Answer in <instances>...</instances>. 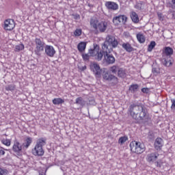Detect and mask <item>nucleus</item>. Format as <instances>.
<instances>
[{
    "label": "nucleus",
    "mask_w": 175,
    "mask_h": 175,
    "mask_svg": "<svg viewBox=\"0 0 175 175\" xmlns=\"http://www.w3.org/2000/svg\"><path fill=\"white\" fill-rule=\"evenodd\" d=\"M128 114H129V116L134 120H139L140 121L148 120L150 117L147 108L143 105H131L128 111Z\"/></svg>",
    "instance_id": "f257e3e1"
},
{
    "label": "nucleus",
    "mask_w": 175,
    "mask_h": 175,
    "mask_svg": "<svg viewBox=\"0 0 175 175\" xmlns=\"http://www.w3.org/2000/svg\"><path fill=\"white\" fill-rule=\"evenodd\" d=\"M32 143V138L27 137L26 139V142L21 144L18 140L16 139L14 141V144L12 145V151L15 153V155L17 158L19 157H23V154H24V150H27Z\"/></svg>",
    "instance_id": "f03ea898"
},
{
    "label": "nucleus",
    "mask_w": 175,
    "mask_h": 175,
    "mask_svg": "<svg viewBox=\"0 0 175 175\" xmlns=\"http://www.w3.org/2000/svg\"><path fill=\"white\" fill-rule=\"evenodd\" d=\"M109 46H110V42L109 40L105 41L102 46V51L99 49L98 51L96 59H97V61H101L104 55V61L107 62L108 65H110V49H109Z\"/></svg>",
    "instance_id": "7ed1b4c3"
},
{
    "label": "nucleus",
    "mask_w": 175,
    "mask_h": 175,
    "mask_svg": "<svg viewBox=\"0 0 175 175\" xmlns=\"http://www.w3.org/2000/svg\"><path fill=\"white\" fill-rule=\"evenodd\" d=\"M174 53V51L170 46H165L163 49L161 61L164 66L169 67L173 65V57H172V55H173Z\"/></svg>",
    "instance_id": "20e7f679"
},
{
    "label": "nucleus",
    "mask_w": 175,
    "mask_h": 175,
    "mask_svg": "<svg viewBox=\"0 0 175 175\" xmlns=\"http://www.w3.org/2000/svg\"><path fill=\"white\" fill-rule=\"evenodd\" d=\"M47 139L46 137H40L36 141L34 148L31 150V154L34 157H43L44 155V150L43 146H46Z\"/></svg>",
    "instance_id": "39448f33"
},
{
    "label": "nucleus",
    "mask_w": 175,
    "mask_h": 175,
    "mask_svg": "<svg viewBox=\"0 0 175 175\" xmlns=\"http://www.w3.org/2000/svg\"><path fill=\"white\" fill-rule=\"evenodd\" d=\"M90 26L91 28L94 29L96 32H105L106 29H107V22L106 21H100L97 18H92L90 19Z\"/></svg>",
    "instance_id": "423d86ee"
},
{
    "label": "nucleus",
    "mask_w": 175,
    "mask_h": 175,
    "mask_svg": "<svg viewBox=\"0 0 175 175\" xmlns=\"http://www.w3.org/2000/svg\"><path fill=\"white\" fill-rule=\"evenodd\" d=\"M130 150L133 154H137V155L143 154L146 151V146L144 144L137 142L132 141L130 143Z\"/></svg>",
    "instance_id": "0eeeda50"
},
{
    "label": "nucleus",
    "mask_w": 175,
    "mask_h": 175,
    "mask_svg": "<svg viewBox=\"0 0 175 175\" xmlns=\"http://www.w3.org/2000/svg\"><path fill=\"white\" fill-rule=\"evenodd\" d=\"M34 42L36 44V48L34 49V53L36 55H41L42 53L44 51V49L46 47L45 43L42 40V39L39 38H36L34 40Z\"/></svg>",
    "instance_id": "6e6552de"
},
{
    "label": "nucleus",
    "mask_w": 175,
    "mask_h": 175,
    "mask_svg": "<svg viewBox=\"0 0 175 175\" xmlns=\"http://www.w3.org/2000/svg\"><path fill=\"white\" fill-rule=\"evenodd\" d=\"M16 27V22L12 18L6 19L4 21L3 29L5 31H13Z\"/></svg>",
    "instance_id": "1a4fd4ad"
},
{
    "label": "nucleus",
    "mask_w": 175,
    "mask_h": 175,
    "mask_svg": "<svg viewBox=\"0 0 175 175\" xmlns=\"http://www.w3.org/2000/svg\"><path fill=\"white\" fill-rule=\"evenodd\" d=\"M90 69L92 70L95 77L99 79L100 77V75L102 73V70L100 69V66L97 63H92L90 66Z\"/></svg>",
    "instance_id": "9d476101"
},
{
    "label": "nucleus",
    "mask_w": 175,
    "mask_h": 175,
    "mask_svg": "<svg viewBox=\"0 0 175 175\" xmlns=\"http://www.w3.org/2000/svg\"><path fill=\"white\" fill-rule=\"evenodd\" d=\"M126 20H128V17H126V16L119 15L113 18V23L115 25H120L121 23L122 24H125L126 23Z\"/></svg>",
    "instance_id": "9b49d317"
},
{
    "label": "nucleus",
    "mask_w": 175,
    "mask_h": 175,
    "mask_svg": "<svg viewBox=\"0 0 175 175\" xmlns=\"http://www.w3.org/2000/svg\"><path fill=\"white\" fill-rule=\"evenodd\" d=\"M111 72L112 73H117L118 72V76L119 77H125L126 76V73L125 72V70H124L123 68H120V66H113L111 67Z\"/></svg>",
    "instance_id": "f8f14e48"
},
{
    "label": "nucleus",
    "mask_w": 175,
    "mask_h": 175,
    "mask_svg": "<svg viewBox=\"0 0 175 175\" xmlns=\"http://www.w3.org/2000/svg\"><path fill=\"white\" fill-rule=\"evenodd\" d=\"M158 157H159L158 152H151L147 154L146 159L149 163H154L158 159Z\"/></svg>",
    "instance_id": "ddd939ff"
},
{
    "label": "nucleus",
    "mask_w": 175,
    "mask_h": 175,
    "mask_svg": "<svg viewBox=\"0 0 175 175\" xmlns=\"http://www.w3.org/2000/svg\"><path fill=\"white\" fill-rule=\"evenodd\" d=\"M44 50H45V54L51 58H53L55 55V49L53 46L46 45Z\"/></svg>",
    "instance_id": "4468645a"
},
{
    "label": "nucleus",
    "mask_w": 175,
    "mask_h": 175,
    "mask_svg": "<svg viewBox=\"0 0 175 175\" xmlns=\"http://www.w3.org/2000/svg\"><path fill=\"white\" fill-rule=\"evenodd\" d=\"M163 147V139L161 137H157L154 142V148L157 150H161Z\"/></svg>",
    "instance_id": "2eb2a0df"
},
{
    "label": "nucleus",
    "mask_w": 175,
    "mask_h": 175,
    "mask_svg": "<svg viewBox=\"0 0 175 175\" xmlns=\"http://www.w3.org/2000/svg\"><path fill=\"white\" fill-rule=\"evenodd\" d=\"M122 49H124L127 53H132L134 51L133 46L129 42H124L122 44Z\"/></svg>",
    "instance_id": "dca6fc26"
},
{
    "label": "nucleus",
    "mask_w": 175,
    "mask_h": 175,
    "mask_svg": "<svg viewBox=\"0 0 175 175\" xmlns=\"http://www.w3.org/2000/svg\"><path fill=\"white\" fill-rule=\"evenodd\" d=\"M87 47V42H81L77 45V49L79 53H83L85 51V49Z\"/></svg>",
    "instance_id": "f3484780"
},
{
    "label": "nucleus",
    "mask_w": 175,
    "mask_h": 175,
    "mask_svg": "<svg viewBox=\"0 0 175 175\" xmlns=\"http://www.w3.org/2000/svg\"><path fill=\"white\" fill-rule=\"evenodd\" d=\"M98 51L99 46L96 45L93 49H89V55L90 57H96Z\"/></svg>",
    "instance_id": "a211bd4d"
},
{
    "label": "nucleus",
    "mask_w": 175,
    "mask_h": 175,
    "mask_svg": "<svg viewBox=\"0 0 175 175\" xmlns=\"http://www.w3.org/2000/svg\"><path fill=\"white\" fill-rule=\"evenodd\" d=\"M131 18L133 23H135V24H137V23H139V15H137L136 12H131Z\"/></svg>",
    "instance_id": "6ab92c4d"
},
{
    "label": "nucleus",
    "mask_w": 175,
    "mask_h": 175,
    "mask_svg": "<svg viewBox=\"0 0 175 175\" xmlns=\"http://www.w3.org/2000/svg\"><path fill=\"white\" fill-rule=\"evenodd\" d=\"M137 39L139 43H144V42H146V37L142 33L137 34Z\"/></svg>",
    "instance_id": "aec40b11"
},
{
    "label": "nucleus",
    "mask_w": 175,
    "mask_h": 175,
    "mask_svg": "<svg viewBox=\"0 0 175 175\" xmlns=\"http://www.w3.org/2000/svg\"><path fill=\"white\" fill-rule=\"evenodd\" d=\"M110 40V44L112 47L116 48L118 46V40L116 39V37H111Z\"/></svg>",
    "instance_id": "412c9836"
},
{
    "label": "nucleus",
    "mask_w": 175,
    "mask_h": 175,
    "mask_svg": "<svg viewBox=\"0 0 175 175\" xmlns=\"http://www.w3.org/2000/svg\"><path fill=\"white\" fill-rule=\"evenodd\" d=\"M53 105H62V103H65V100L61 98H56L52 100Z\"/></svg>",
    "instance_id": "4be33fe9"
},
{
    "label": "nucleus",
    "mask_w": 175,
    "mask_h": 175,
    "mask_svg": "<svg viewBox=\"0 0 175 175\" xmlns=\"http://www.w3.org/2000/svg\"><path fill=\"white\" fill-rule=\"evenodd\" d=\"M118 83V78L113 75L110 76V84L111 85H116Z\"/></svg>",
    "instance_id": "5701e85b"
},
{
    "label": "nucleus",
    "mask_w": 175,
    "mask_h": 175,
    "mask_svg": "<svg viewBox=\"0 0 175 175\" xmlns=\"http://www.w3.org/2000/svg\"><path fill=\"white\" fill-rule=\"evenodd\" d=\"M138 89H139V85L132 84L130 85L129 90L131 92L133 93V92H136V91H137Z\"/></svg>",
    "instance_id": "b1692460"
},
{
    "label": "nucleus",
    "mask_w": 175,
    "mask_h": 175,
    "mask_svg": "<svg viewBox=\"0 0 175 175\" xmlns=\"http://www.w3.org/2000/svg\"><path fill=\"white\" fill-rule=\"evenodd\" d=\"M25 46H24L23 44H19L18 45L15 46L14 51L16 53H18L20 51H23Z\"/></svg>",
    "instance_id": "393cba45"
},
{
    "label": "nucleus",
    "mask_w": 175,
    "mask_h": 175,
    "mask_svg": "<svg viewBox=\"0 0 175 175\" xmlns=\"http://www.w3.org/2000/svg\"><path fill=\"white\" fill-rule=\"evenodd\" d=\"M83 33V30L81 29H76L75 31L73 32V35L75 38H79V36H81Z\"/></svg>",
    "instance_id": "a878e982"
},
{
    "label": "nucleus",
    "mask_w": 175,
    "mask_h": 175,
    "mask_svg": "<svg viewBox=\"0 0 175 175\" xmlns=\"http://www.w3.org/2000/svg\"><path fill=\"white\" fill-rule=\"evenodd\" d=\"M155 46H157V43L155 42V41H152L148 46V51L149 53H151V51H152V49L155 47Z\"/></svg>",
    "instance_id": "bb28decb"
},
{
    "label": "nucleus",
    "mask_w": 175,
    "mask_h": 175,
    "mask_svg": "<svg viewBox=\"0 0 175 175\" xmlns=\"http://www.w3.org/2000/svg\"><path fill=\"white\" fill-rule=\"evenodd\" d=\"M75 103L77 105H81V106H84V100L82 97H78L76 98Z\"/></svg>",
    "instance_id": "cd10ccee"
},
{
    "label": "nucleus",
    "mask_w": 175,
    "mask_h": 175,
    "mask_svg": "<svg viewBox=\"0 0 175 175\" xmlns=\"http://www.w3.org/2000/svg\"><path fill=\"white\" fill-rule=\"evenodd\" d=\"M110 9L112 10H118V4L114 2H110Z\"/></svg>",
    "instance_id": "c85d7f7f"
},
{
    "label": "nucleus",
    "mask_w": 175,
    "mask_h": 175,
    "mask_svg": "<svg viewBox=\"0 0 175 175\" xmlns=\"http://www.w3.org/2000/svg\"><path fill=\"white\" fill-rule=\"evenodd\" d=\"M2 144H4V146H6L7 147H10V144H12V142L10 139H2L1 140Z\"/></svg>",
    "instance_id": "c756f323"
},
{
    "label": "nucleus",
    "mask_w": 175,
    "mask_h": 175,
    "mask_svg": "<svg viewBox=\"0 0 175 175\" xmlns=\"http://www.w3.org/2000/svg\"><path fill=\"white\" fill-rule=\"evenodd\" d=\"M152 72L155 76L159 75L161 73V69L159 67L152 68Z\"/></svg>",
    "instance_id": "7c9ffc66"
},
{
    "label": "nucleus",
    "mask_w": 175,
    "mask_h": 175,
    "mask_svg": "<svg viewBox=\"0 0 175 175\" xmlns=\"http://www.w3.org/2000/svg\"><path fill=\"white\" fill-rule=\"evenodd\" d=\"M103 77L104 80H109V79H110V72H109V71H104Z\"/></svg>",
    "instance_id": "2f4dec72"
},
{
    "label": "nucleus",
    "mask_w": 175,
    "mask_h": 175,
    "mask_svg": "<svg viewBox=\"0 0 175 175\" xmlns=\"http://www.w3.org/2000/svg\"><path fill=\"white\" fill-rule=\"evenodd\" d=\"M126 140H128V137L123 136L119 139L118 143H119V144H124V143H125V142H126Z\"/></svg>",
    "instance_id": "473e14b6"
},
{
    "label": "nucleus",
    "mask_w": 175,
    "mask_h": 175,
    "mask_svg": "<svg viewBox=\"0 0 175 175\" xmlns=\"http://www.w3.org/2000/svg\"><path fill=\"white\" fill-rule=\"evenodd\" d=\"M16 90V85H8L5 87L6 91H14Z\"/></svg>",
    "instance_id": "72a5a7b5"
},
{
    "label": "nucleus",
    "mask_w": 175,
    "mask_h": 175,
    "mask_svg": "<svg viewBox=\"0 0 175 175\" xmlns=\"http://www.w3.org/2000/svg\"><path fill=\"white\" fill-rule=\"evenodd\" d=\"M9 170L5 168L0 167V175H8Z\"/></svg>",
    "instance_id": "f704fd0d"
},
{
    "label": "nucleus",
    "mask_w": 175,
    "mask_h": 175,
    "mask_svg": "<svg viewBox=\"0 0 175 175\" xmlns=\"http://www.w3.org/2000/svg\"><path fill=\"white\" fill-rule=\"evenodd\" d=\"M90 57H91V55H90L89 53L82 54V58L83 61H88L90 59Z\"/></svg>",
    "instance_id": "c9c22d12"
},
{
    "label": "nucleus",
    "mask_w": 175,
    "mask_h": 175,
    "mask_svg": "<svg viewBox=\"0 0 175 175\" xmlns=\"http://www.w3.org/2000/svg\"><path fill=\"white\" fill-rule=\"evenodd\" d=\"M155 163L157 167H162V165H163L162 160H158L157 162H155Z\"/></svg>",
    "instance_id": "e433bc0d"
},
{
    "label": "nucleus",
    "mask_w": 175,
    "mask_h": 175,
    "mask_svg": "<svg viewBox=\"0 0 175 175\" xmlns=\"http://www.w3.org/2000/svg\"><path fill=\"white\" fill-rule=\"evenodd\" d=\"M116 62V58L113 55H110V64H114Z\"/></svg>",
    "instance_id": "4c0bfd02"
},
{
    "label": "nucleus",
    "mask_w": 175,
    "mask_h": 175,
    "mask_svg": "<svg viewBox=\"0 0 175 175\" xmlns=\"http://www.w3.org/2000/svg\"><path fill=\"white\" fill-rule=\"evenodd\" d=\"M159 20H163V15L161 12L157 13Z\"/></svg>",
    "instance_id": "58836bf2"
},
{
    "label": "nucleus",
    "mask_w": 175,
    "mask_h": 175,
    "mask_svg": "<svg viewBox=\"0 0 175 175\" xmlns=\"http://www.w3.org/2000/svg\"><path fill=\"white\" fill-rule=\"evenodd\" d=\"M148 91H149V89L147 88H143L142 89V92H144V94H147V92H148Z\"/></svg>",
    "instance_id": "ea45409f"
},
{
    "label": "nucleus",
    "mask_w": 175,
    "mask_h": 175,
    "mask_svg": "<svg viewBox=\"0 0 175 175\" xmlns=\"http://www.w3.org/2000/svg\"><path fill=\"white\" fill-rule=\"evenodd\" d=\"M172 5H171L172 9H175V0H171Z\"/></svg>",
    "instance_id": "a19ab883"
},
{
    "label": "nucleus",
    "mask_w": 175,
    "mask_h": 175,
    "mask_svg": "<svg viewBox=\"0 0 175 175\" xmlns=\"http://www.w3.org/2000/svg\"><path fill=\"white\" fill-rule=\"evenodd\" d=\"M171 109L172 110H175V100L172 101V104L171 105Z\"/></svg>",
    "instance_id": "79ce46f5"
},
{
    "label": "nucleus",
    "mask_w": 175,
    "mask_h": 175,
    "mask_svg": "<svg viewBox=\"0 0 175 175\" xmlns=\"http://www.w3.org/2000/svg\"><path fill=\"white\" fill-rule=\"evenodd\" d=\"M105 6L107 8V9H110V1L106 2Z\"/></svg>",
    "instance_id": "37998d69"
},
{
    "label": "nucleus",
    "mask_w": 175,
    "mask_h": 175,
    "mask_svg": "<svg viewBox=\"0 0 175 175\" xmlns=\"http://www.w3.org/2000/svg\"><path fill=\"white\" fill-rule=\"evenodd\" d=\"M74 18L75 20H79V18H80V15L79 14L74 15Z\"/></svg>",
    "instance_id": "c03bdc74"
},
{
    "label": "nucleus",
    "mask_w": 175,
    "mask_h": 175,
    "mask_svg": "<svg viewBox=\"0 0 175 175\" xmlns=\"http://www.w3.org/2000/svg\"><path fill=\"white\" fill-rule=\"evenodd\" d=\"M0 155H5V150L0 149Z\"/></svg>",
    "instance_id": "a18cd8bd"
},
{
    "label": "nucleus",
    "mask_w": 175,
    "mask_h": 175,
    "mask_svg": "<svg viewBox=\"0 0 175 175\" xmlns=\"http://www.w3.org/2000/svg\"><path fill=\"white\" fill-rule=\"evenodd\" d=\"M124 36H129V32L126 31L124 33Z\"/></svg>",
    "instance_id": "49530a36"
},
{
    "label": "nucleus",
    "mask_w": 175,
    "mask_h": 175,
    "mask_svg": "<svg viewBox=\"0 0 175 175\" xmlns=\"http://www.w3.org/2000/svg\"><path fill=\"white\" fill-rule=\"evenodd\" d=\"M85 69H87V66H85L83 67V70H85Z\"/></svg>",
    "instance_id": "de8ad7c7"
},
{
    "label": "nucleus",
    "mask_w": 175,
    "mask_h": 175,
    "mask_svg": "<svg viewBox=\"0 0 175 175\" xmlns=\"http://www.w3.org/2000/svg\"><path fill=\"white\" fill-rule=\"evenodd\" d=\"M39 175H46V174H40Z\"/></svg>",
    "instance_id": "09e8293b"
}]
</instances>
